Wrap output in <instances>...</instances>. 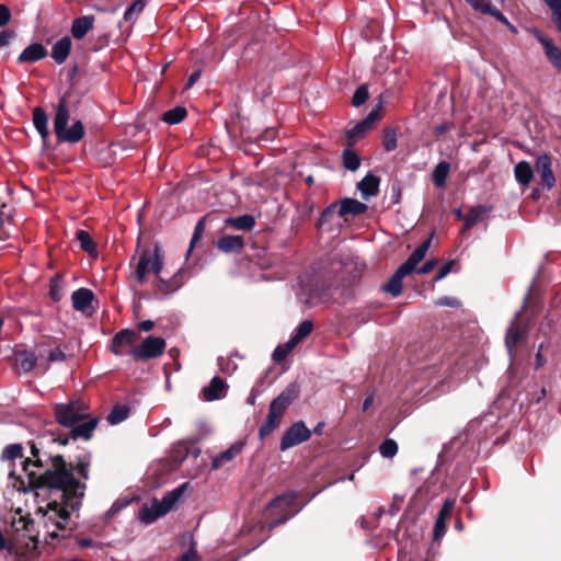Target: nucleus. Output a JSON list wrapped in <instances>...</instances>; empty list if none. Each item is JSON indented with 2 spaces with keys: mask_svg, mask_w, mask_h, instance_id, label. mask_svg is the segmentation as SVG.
<instances>
[{
  "mask_svg": "<svg viewBox=\"0 0 561 561\" xmlns=\"http://www.w3.org/2000/svg\"><path fill=\"white\" fill-rule=\"evenodd\" d=\"M551 167V159L547 154H542L537 158L536 170L540 179V185L546 190H551L556 183V178Z\"/></svg>",
  "mask_w": 561,
  "mask_h": 561,
  "instance_id": "12",
  "label": "nucleus"
},
{
  "mask_svg": "<svg viewBox=\"0 0 561 561\" xmlns=\"http://www.w3.org/2000/svg\"><path fill=\"white\" fill-rule=\"evenodd\" d=\"M339 217H346L348 215L356 216L364 214L367 210V205L353 198H344L337 205Z\"/></svg>",
  "mask_w": 561,
  "mask_h": 561,
  "instance_id": "18",
  "label": "nucleus"
},
{
  "mask_svg": "<svg viewBox=\"0 0 561 561\" xmlns=\"http://www.w3.org/2000/svg\"><path fill=\"white\" fill-rule=\"evenodd\" d=\"M186 115V107H172L162 115L161 119L169 125H175L181 123Z\"/></svg>",
  "mask_w": 561,
  "mask_h": 561,
  "instance_id": "36",
  "label": "nucleus"
},
{
  "mask_svg": "<svg viewBox=\"0 0 561 561\" xmlns=\"http://www.w3.org/2000/svg\"><path fill=\"white\" fill-rule=\"evenodd\" d=\"M1 460L9 463V467H11V462L15 459H20L21 462L23 459V446L22 444L15 443L8 445L1 454ZM9 479L12 481V486L19 491H26L25 476L21 472L18 473L13 468L9 469L8 472Z\"/></svg>",
  "mask_w": 561,
  "mask_h": 561,
  "instance_id": "8",
  "label": "nucleus"
},
{
  "mask_svg": "<svg viewBox=\"0 0 561 561\" xmlns=\"http://www.w3.org/2000/svg\"><path fill=\"white\" fill-rule=\"evenodd\" d=\"M129 415V408L127 405H115L110 414L107 415V421L112 425L119 424L125 421Z\"/></svg>",
  "mask_w": 561,
  "mask_h": 561,
  "instance_id": "37",
  "label": "nucleus"
},
{
  "mask_svg": "<svg viewBox=\"0 0 561 561\" xmlns=\"http://www.w3.org/2000/svg\"><path fill=\"white\" fill-rule=\"evenodd\" d=\"M12 36H13L12 32L1 31L0 32V47H4V46L9 45Z\"/></svg>",
  "mask_w": 561,
  "mask_h": 561,
  "instance_id": "61",
  "label": "nucleus"
},
{
  "mask_svg": "<svg viewBox=\"0 0 561 561\" xmlns=\"http://www.w3.org/2000/svg\"><path fill=\"white\" fill-rule=\"evenodd\" d=\"M397 133L392 128H386L382 135V146L386 151H393L397 148Z\"/></svg>",
  "mask_w": 561,
  "mask_h": 561,
  "instance_id": "43",
  "label": "nucleus"
},
{
  "mask_svg": "<svg viewBox=\"0 0 561 561\" xmlns=\"http://www.w3.org/2000/svg\"><path fill=\"white\" fill-rule=\"evenodd\" d=\"M445 533H446V522L436 519L435 525H434V534H433L434 541L440 540L443 538V536L445 535Z\"/></svg>",
  "mask_w": 561,
  "mask_h": 561,
  "instance_id": "51",
  "label": "nucleus"
},
{
  "mask_svg": "<svg viewBox=\"0 0 561 561\" xmlns=\"http://www.w3.org/2000/svg\"><path fill=\"white\" fill-rule=\"evenodd\" d=\"M337 203H333L324 208V210L321 213L318 225L323 226L324 224L329 222L334 217V215L337 214Z\"/></svg>",
  "mask_w": 561,
  "mask_h": 561,
  "instance_id": "48",
  "label": "nucleus"
},
{
  "mask_svg": "<svg viewBox=\"0 0 561 561\" xmlns=\"http://www.w3.org/2000/svg\"><path fill=\"white\" fill-rule=\"evenodd\" d=\"M201 78V70H196L194 71L190 77H188V80H187V83H186V88H191L193 87L197 81L198 79Z\"/></svg>",
  "mask_w": 561,
  "mask_h": 561,
  "instance_id": "64",
  "label": "nucleus"
},
{
  "mask_svg": "<svg viewBox=\"0 0 561 561\" xmlns=\"http://www.w3.org/2000/svg\"><path fill=\"white\" fill-rule=\"evenodd\" d=\"M68 107H57L54 117V133L58 142L77 144L84 137V126L81 121L73 119L71 125Z\"/></svg>",
  "mask_w": 561,
  "mask_h": 561,
  "instance_id": "4",
  "label": "nucleus"
},
{
  "mask_svg": "<svg viewBox=\"0 0 561 561\" xmlns=\"http://www.w3.org/2000/svg\"><path fill=\"white\" fill-rule=\"evenodd\" d=\"M55 416L57 422L67 428L73 439H90L98 426V419L90 417L88 407L80 400L68 403H58L55 405Z\"/></svg>",
  "mask_w": 561,
  "mask_h": 561,
  "instance_id": "2",
  "label": "nucleus"
},
{
  "mask_svg": "<svg viewBox=\"0 0 561 561\" xmlns=\"http://www.w3.org/2000/svg\"><path fill=\"white\" fill-rule=\"evenodd\" d=\"M165 340L159 336H148L138 346L134 347L129 355L136 362L157 358L164 353Z\"/></svg>",
  "mask_w": 561,
  "mask_h": 561,
  "instance_id": "7",
  "label": "nucleus"
},
{
  "mask_svg": "<svg viewBox=\"0 0 561 561\" xmlns=\"http://www.w3.org/2000/svg\"><path fill=\"white\" fill-rule=\"evenodd\" d=\"M158 513H160V508L158 507L156 501H153L150 505H142L140 507L138 518L141 523L149 525L163 516L158 515Z\"/></svg>",
  "mask_w": 561,
  "mask_h": 561,
  "instance_id": "31",
  "label": "nucleus"
},
{
  "mask_svg": "<svg viewBox=\"0 0 561 561\" xmlns=\"http://www.w3.org/2000/svg\"><path fill=\"white\" fill-rule=\"evenodd\" d=\"M11 19V12L4 4H0V27L7 25Z\"/></svg>",
  "mask_w": 561,
  "mask_h": 561,
  "instance_id": "56",
  "label": "nucleus"
},
{
  "mask_svg": "<svg viewBox=\"0 0 561 561\" xmlns=\"http://www.w3.org/2000/svg\"><path fill=\"white\" fill-rule=\"evenodd\" d=\"M15 363L22 371L28 373L36 366L37 357L30 351L18 352L15 354Z\"/></svg>",
  "mask_w": 561,
  "mask_h": 561,
  "instance_id": "30",
  "label": "nucleus"
},
{
  "mask_svg": "<svg viewBox=\"0 0 561 561\" xmlns=\"http://www.w3.org/2000/svg\"><path fill=\"white\" fill-rule=\"evenodd\" d=\"M379 451L385 458H392L398 453V444L391 438L385 439L379 446Z\"/></svg>",
  "mask_w": 561,
  "mask_h": 561,
  "instance_id": "44",
  "label": "nucleus"
},
{
  "mask_svg": "<svg viewBox=\"0 0 561 561\" xmlns=\"http://www.w3.org/2000/svg\"><path fill=\"white\" fill-rule=\"evenodd\" d=\"M182 495V488H176L173 491L167 493L161 501H156L158 507L160 508V513L158 515H167L179 501Z\"/></svg>",
  "mask_w": 561,
  "mask_h": 561,
  "instance_id": "27",
  "label": "nucleus"
},
{
  "mask_svg": "<svg viewBox=\"0 0 561 561\" xmlns=\"http://www.w3.org/2000/svg\"><path fill=\"white\" fill-rule=\"evenodd\" d=\"M244 443L243 442H236L232 444L228 449L220 453L218 456L214 457L211 460V467L214 469H218L225 463L233 460L238 455L241 454L243 450Z\"/></svg>",
  "mask_w": 561,
  "mask_h": 561,
  "instance_id": "19",
  "label": "nucleus"
},
{
  "mask_svg": "<svg viewBox=\"0 0 561 561\" xmlns=\"http://www.w3.org/2000/svg\"><path fill=\"white\" fill-rule=\"evenodd\" d=\"M382 107H375L363 121L347 130L346 136L350 142H355L362 138L368 130L373 129L375 124L381 119Z\"/></svg>",
  "mask_w": 561,
  "mask_h": 561,
  "instance_id": "10",
  "label": "nucleus"
},
{
  "mask_svg": "<svg viewBox=\"0 0 561 561\" xmlns=\"http://www.w3.org/2000/svg\"><path fill=\"white\" fill-rule=\"evenodd\" d=\"M514 174H515L516 181L519 184L528 186L533 179L534 172L528 162L520 161L515 165Z\"/></svg>",
  "mask_w": 561,
  "mask_h": 561,
  "instance_id": "33",
  "label": "nucleus"
},
{
  "mask_svg": "<svg viewBox=\"0 0 561 561\" xmlns=\"http://www.w3.org/2000/svg\"><path fill=\"white\" fill-rule=\"evenodd\" d=\"M476 11L491 15L492 12L495 10L496 7H494L491 2V0H466Z\"/></svg>",
  "mask_w": 561,
  "mask_h": 561,
  "instance_id": "42",
  "label": "nucleus"
},
{
  "mask_svg": "<svg viewBox=\"0 0 561 561\" xmlns=\"http://www.w3.org/2000/svg\"><path fill=\"white\" fill-rule=\"evenodd\" d=\"M431 245V238L420 244L408 257V260L401 264L404 268L411 273L416 268L417 264L424 259L426 252Z\"/></svg>",
  "mask_w": 561,
  "mask_h": 561,
  "instance_id": "22",
  "label": "nucleus"
},
{
  "mask_svg": "<svg viewBox=\"0 0 561 561\" xmlns=\"http://www.w3.org/2000/svg\"><path fill=\"white\" fill-rule=\"evenodd\" d=\"M325 293V285L318 274H302L298 277L296 294L305 305L318 304Z\"/></svg>",
  "mask_w": 561,
  "mask_h": 561,
  "instance_id": "5",
  "label": "nucleus"
},
{
  "mask_svg": "<svg viewBox=\"0 0 561 561\" xmlns=\"http://www.w3.org/2000/svg\"><path fill=\"white\" fill-rule=\"evenodd\" d=\"M518 317L519 313H516L515 318L512 320L510 327L507 328L505 336V346L511 357L513 356L514 347L526 336V330L519 325Z\"/></svg>",
  "mask_w": 561,
  "mask_h": 561,
  "instance_id": "15",
  "label": "nucleus"
},
{
  "mask_svg": "<svg viewBox=\"0 0 561 561\" xmlns=\"http://www.w3.org/2000/svg\"><path fill=\"white\" fill-rule=\"evenodd\" d=\"M94 25V16L93 15H84L76 19L71 25V34L75 38L81 39L83 38L89 31L93 28Z\"/></svg>",
  "mask_w": 561,
  "mask_h": 561,
  "instance_id": "21",
  "label": "nucleus"
},
{
  "mask_svg": "<svg viewBox=\"0 0 561 561\" xmlns=\"http://www.w3.org/2000/svg\"><path fill=\"white\" fill-rule=\"evenodd\" d=\"M300 343L294 335L289 337V340L283 345L288 354L296 347V345Z\"/></svg>",
  "mask_w": 561,
  "mask_h": 561,
  "instance_id": "63",
  "label": "nucleus"
},
{
  "mask_svg": "<svg viewBox=\"0 0 561 561\" xmlns=\"http://www.w3.org/2000/svg\"><path fill=\"white\" fill-rule=\"evenodd\" d=\"M311 437V431L302 421L294 423L282 436L279 449L285 451L294 446L307 442Z\"/></svg>",
  "mask_w": 561,
  "mask_h": 561,
  "instance_id": "9",
  "label": "nucleus"
},
{
  "mask_svg": "<svg viewBox=\"0 0 561 561\" xmlns=\"http://www.w3.org/2000/svg\"><path fill=\"white\" fill-rule=\"evenodd\" d=\"M299 392V386L291 382L271 402L267 416L259 430L261 439H264L280 425L286 410L298 398Z\"/></svg>",
  "mask_w": 561,
  "mask_h": 561,
  "instance_id": "3",
  "label": "nucleus"
},
{
  "mask_svg": "<svg viewBox=\"0 0 561 561\" xmlns=\"http://www.w3.org/2000/svg\"><path fill=\"white\" fill-rule=\"evenodd\" d=\"M228 391L227 382L220 377H213L209 385L202 389L203 399L211 402L226 397Z\"/></svg>",
  "mask_w": 561,
  "mask_h": 561,
  "instance_id": "13",
  "label": "nucleus"
},
{
  "mask_svg": "<svg viewBox=\"0 0 561 561\" xmlns=\"http://www.w3.org/2000/svg\"><path fill=\"white\" fill-rule=\"evenodd\" d=\"M154 328L152 320H144L138 323V330L141 332H149Z\"/></svg>",
  "mask_w": 561,
  "mask_h": 561,
  "instance_id": "60",
  "label": "nucleus"
},
{
  "mask_svg": "<svg viewBox=\"0 0 561 561\" xmlns=\"http://www.w3.org/2000/svg\"><path fill=\"white\" fill-rule=\"evenodd\" d=\"M435 305L439 306V307H459L460 302L456 298L445 296V297L438 298L435 301Z\"/></svg>",
  "mask_w": 561,
  "mask_h": 561,
  "instance_id": "52",
  "label": "nucleus"
},
{
  "mask_svg": "<svg viewBox=\"0 0 561 561\" xmlns=\"http://www.w3.org/2000/svg\"><path fill=\"white\" fill-rule=\"evenodd\" d=\"M227 226L238 230H251L255 226V219L252 215H242L239 217H229L225 220Z\"/></svg>",
  "mask_w": 561,
  "mask_h": 561,
  "instance_id": "32",
  "label": "nucleus"
},
{
  "mask_svg": "<svg viewBox=\"0 0 561 561\" xmlns=\"http://www.w3.org/2000/svg\"><path fill=\"white\" fill-rule=\"evenodd\" d=\"M287 355H288V352L285 350V347L283 345H278L274 350L272 357L275 362H280V360L285 359L287 357Z\"/></svg>",
  "mask_w": 561,
  "mask_h": 561,
  "instance_id": "57",
  "label": "nucleus"
},
{
  "mask_svg": "<svg viewBox=\"0 0 561 561\" xmlns=\"http://www.w3.org/2000/svg\"><path fill=\"white\" fill-rule=\"evenodd\" d=\"M65 359L66 355L59 347L49 351L47 359L48 363L64 362Z\"/></svg>",
  "mask_w": 561,
  "mask_h": 561,
  "instance_id": "53",
  "label": "nucleus"
},
{
  "mask_svg": "<svg viewBox=\"0 0 561 561\" xmlns=\"http://www.w3.org/2000/svg\"><path fill=\"white\" fill-rule=\"evenodd\" d=\"M33 123L41 137L46 139L49 135L48 117L43 107H34Z\"/></svg>",
  "mask_w": 561,
  "mask_h": 561,
  "instance_id": "29",
  "label": "nucleus"
},
{
  "mask_svg": "<svg viewBox=\"0 0 561 561\" xmlns=\"http://www.w3.org/2000/svg\"><path fill=\"white\" fill-rule=\"evenodd\" d=\"M204 230V219H201L196 226H195V230H194V233H193V237H192V240H191V247L193 245V243L198 240V238L201 237L202 232Z\"/></svg>",
  "mask_w": 561,
  "mask_h": 561,
  "instance_id": "58",
  "label": "nucleus"
},
{
  "mask_svg": "<svg viewBox=\"0 0 561 561\" xmlns=\"http://www.w3.org/2000/svg\"><path fill=\"white\" fill-rule=\"evenodd\" d=\"M379 187V179L373 174H367L357 185L364 199L377 194Z\"/></svg>",
  "mask_w": 561,
  "mask_h": 561,
  "instance_id": "26",
  "label": "nucleus"
},
{
  "mask_svg": "<svg viewBox=\"0 0 561 561\" xmlns=\"http://www.w3.org/2000/svg\"><path fill=\"white\" fill-rule=\"evenodd\" d=\"M491 16L495 18L499 22H501L504 25H507L510 21L506 19V16L497 9L492 12Z\"/></svg>",
  "mask_w": 561,
  "mask_h": 561,
  "instance_id": "62",
  "label": "nucleus"
},
{
  "mask_svg": "<svg viewBox=\"0 0 561 561\" xmlns=\"http://www.w3.org/2000/svg\"><path fill=\"white\" fill-rule=\"evenodd\" d=\"M71 49V39L65 36L57 41L51 48V58L57 64H62L69 56Z\"/></svg>",
  "mask_w": 561,
  "mask_h": 561,
  "instance_id": "23",
  "label": "nucleus"
},
{
  "mask_svg": "<svg viewBox=\"0 0 561 561\" xmlns=\"http://www.w3.org/2000/svg\"><path fill=\"white\" fill-rule=\"evenodd\" d=\"M47 51L42 44H33L27 46L19 56V62H35L43 59Z\"/></svg>",
  "mask_w": 561,
  "mask_h": 561,
  "instance_id": "24",
  "label": "nucleus"
},
{
  "mask_svg": "<svg viewBox=\"0 0 561 561\" xmlns=\"http://www.w3.org/2000/svg\"><path fill=\"white\" fill-rule=\"evenodd\" d=\"M138 339L139 334L136 331L123 329L114 335L111 350L114 355L122 356L124 354L123 348L126 345H133Z\"/></svg>",
  "mask_w": 561,
  "mask_h": 561,
  "instance_id": "14",
  "label": "nucleus"
},
{
  "mask_svg": "<svg viewBox=\"0 0 561 561\" xmlns=\"http://www.w3.org/2000/svg\"><path fill=\"white\" fill-rule=\"evenodd\" d=\"M243 238L241 236H225L217 242V247L225 253L239 252L243 249Z\"/></svg>",
  "mask_w": 561,
  "mask_h": 561,
  "instance_id": "25",
  "label": "nucleus"
},
{
  "mask_svg": "<svg viewBox=\"0 0 561 561\" xmlns=\"http://www.w3.org/2000/svg\"><path fill=\"white\" fill-rule=\"evenodd\" d=\"M77 240L80 243V247L83 251H85L89 254L96 253L95 251V244L90 237L89 232L85 230H78L77 231Z\"/></svg>",
  "mask_w": 561,
  "mask_h": 561,
  "instance_id": "40",
  "label": "nucleus"
},
{
  "mask_svg": "<svg viewBox=\"0 0 561 561\" xmlns=\"http://www.w3.org/2000/svg\"><path fill=\"white\" fill-rule=\"evenodd\" d=\"M454 265V261H449L447 263H445L437 272L436 276L434 277V280L435 282H438L440 279H443L444 277H446L450 272H451V267Z\"/></svg>",
  "mask_w": 561,
  "mask_h": 561,
  "instance_id": "54",
  "label": "nucleus"
},
{
  "mask_svg": "<svg viewBox=\"0 0 561 561\" xmlns=\"http://www.w3.org/2000/svg\"><path fill=\"white\" fill-rule=\"evenodd\" d=\"M490 208L485 206H474L472 207L468 214L463 217L465 229H470L478 222L482 221L485 216L490 213Z\"/></svg>",
  "mask_w": 561,
  "mask_h": 561,
  "instance_id": "28",
  "label": "nucleus"
},
{
  "mask_svg": "<svg viewBox=\"0 0 561 561\" xmlns=\"http://www.w3.org/2000/svg\"><path fill=\"white\" fill-rule=\"evenodd\" d=\"M14 526L18 531L23 529V536L27 537L34 543H37L38 534L34 531V522L32 519L20 517L18 522H14Z\"/></svg>",
  "mask_w": 561,
  "mask_h": 561,
  "instance_id": "35",
  "label": "nucleus"
},
{
  "mask_svg": "<svg viewBox=\"0 0 561 561\" xmlns=\"http://www.w3.org/2000/svg\"><path fill=\"white\" fill-rule=\"evenodd\" d=\"M147 4V0H135L130 7L124 13V20L129 23H134L138 15L144 11Z\"/></svg>",
  "mask_w": 561,
  "mask_h": 561,
  "instance_id": "38",
  "label": "nucleus"
},
{
  "mask_svg": "<svg viewBox=\"0 0 561 561\" xmlns=\"http://www.w3.org/2000/svg\"><path fill=\"white\" fill-rule=\"evenodd\" d=\"M552 11V20L561 32V0H543Z\"/></svg>",
  "mask_w": 561,
  "mask_h": 561,
  "instance_id": "45",
  "label": "nucleus"
},
{
  "mask_svg": "<svg viewBox=\"0 0 561 561\" xmlns=\"http://www.w3.org/2000/svg\"><path fill=\"white\" fill-rule=\"evenodd\" d=\"M436 262L434 260L426 261L419 270L420 274H428L435 267Z\"/></svg>",
  "mask_w": 561,
  "mask_h": 561,
  "instance_id": "59",
  "label": "nucleus"
},
{
  "mask_svg": "<svg viewBox=\"0 0 561 561\" xmlns=\"http://www.w3.org/2000/svg\"><path fill=\"white\" fill-rule=\"evenodd\" d=\"M454 506H455V500H453V499L445 500L439 512H438L436 519L446 522L447 518L449 517Z\"/></svg>",
  "mask_w": 561,
  "mask_h": 561,
  "instance_id": "49",
  "label": "nucleus"
},
{
  "mask_svg": "<svg viewBox=\"0 0 561 561\" xmlns=\"http://www.w3.org/2000/svg\"><path fill=\"white\" fill-rule=\"evenodd\" d=\"M343 165L350 171H356L360 167V158L350 149L343 151Z\"/></svg>",
  "mask_w": 561,
  "mask_h": 561,
  "instance_id": "39",
  "label": "nucleus"
},
{
  "mask_svg": "<svg viewBox=\"0 0 561 561\" xmlns=\"http://www.w3.org/2000/svg\"><path fill=\"white\" fill-rule=\"evenodd\" d=\"M94 295L92 290L88 288H79L71 295L72 307L77 311H85L90 307Z\"/></svg>",
  "mask_w": 561,
  "mask_h": 561,
  "instance_id": "20",
  "label": "nucleus"
},
{
  "mask_svg": "<svg viewBox=\"0 0 561 561\" xmlns=\"http://www.w3.org/2000/svg\"><path fill=\"white\" fill-rule=\"evenodd\" d=\"M369 98L367 85L358 87L352 98V105H363Z\"/></svg>",
  "mask_w": 561,
  "mask_h": 561,
  "instance_id": "47",
  "label": "nucleus"
},
{
  "mask_svg": "<svg viewBox=\"0 0 561 561\" xmlns=\"http://www.w3.org/2000/svg\"><path fill=\"white\" fill-rule=\"evenodd\" d=\"M31 453L33 459L25 458L21 462V470L28 485L56 493L55 499L45 507L41 506L38 512L43 513L47 535L50 539H57L58 533L66 529L71 513L81 506L85 491L83 481L89 478L91 456L84 455L78 459L76 466H72L60 455L43 458L46 454L42 456L34 443L31 445Z\"/></svg>",
  "mask_w": 561,
  "mask_h": 561,
  "instance_id": "1",
  "label": "nucleus"
},
{
  "mask_svg": "<svg viewBox=\"0 0 561 561\" xmlns=\"http://www.w3.org/2000/svg\"><path fill=\"white\" fill-rule=\"evenodd\" d=\"M312 322L310 320L302 321L293 334L299 342L306 339L312 331Z\"/></svg>",
  "mask_w": 561,
  "mask_h": 561,
  "instance_id": "46",
  "label": "nucleus"
},
{
  "mask_svg": "<svg viewBox=\"0 0 561 561\" xmlns=\"http://www.w3.org/2000/svg\"><path fill=\"white\" fill-rule=\"evenodd\" d=\"M218 366L221 373L224 374H232L237 369V365L229 358L219 357Z\"/></svg>",
  "mask_w": 561,
  "mask_h": 561,
  "instance_id": "50",
  "label": "nucleus"
},
{
  "mask_svg": "<svg viewBox=\"0 0 561 561\" xmlns=\"http://www.w3.org/2000/svg\"><path fill=\"white\" fill-rule=\"evenodd\" d=\"M536 39L542 45L545 54L552 66L561 72V49L554 43L546 37L538 28H531Z\"/></svg>",
  "mask_w": 561,
  "mask_h": 561,
  "instance_id": "11",
  "label": "nucleus"
},
{
  "mask_svg": "<svg viewBox=\"0 0 561 561\" xmlns=\"http://www.w3.org/2000/svg\"><path fill=\"white\" fill-rule=\"evenodd\" d=\"M199 557L194 548V543L188 551L183 553L176 561H198Z\"/></svg>",
  "mask_w": 561,
  "mask_h": 561,
  "instance_id": "55",
  "label": "nucleus"
},
{
  "mask_svg": "<svg viewBox=\"0 0 561 561\" xmlns=\"http://www.w3.org/2000/svg\"><path fill=\"white\" fill-rule=\"evenodd\" d=\"M450 165L446 161H440L432 173V180L435 186L443 187L448 176Z\"/></svg>",
  "mask_w": 561,
  "mask_h": 561,
  "instance_id": "34",
  "label": "nucleus"
},
{
  "mask_svg": "<svg viewBox=\"0 0 561 561\" xmlns=\"http://www.w3.org/2000/svg\"><path fill=\"white\" fill-rule=\"evenodd\" d=\"M163 267V257L159 247L156 244L153 249H144L138 257L135 270V278L139 284L146 280L149 273H153L156 277H160Z\"/></svg>",
  "mask_w": 561,
  "mask_h": 561,
  "instance_id": "6",
  "label": "nucleus"
},
{
  "mask_svg": "<svg viewBox=\"0 0 561 561\" xmlns=\"http://www.w3.org/2000/svg\"><path fill=\"white\" fill-rule=\"evenodd\" d=\"M182 274V270H179L174 275L167 279L162 273H160V277H157V290L164 296L176 291L183 285Z\"/></svg>",
  "mask_w": 561,
  "mask_h": 561,
  "instance_id": "16",
  "label": "nucleus"
},
{
  "mask_svg": "<svg viewBox=\"0 0 561 561\" xmlns=\"http://www.w3.org/2000/svg\"><path fill=\"white\" fill-rule=\"evenodd\" d=\"M297 499L296 492H288L283 495L275 497L271 503L270 507H290Z\"/></svg>",
  "mask_w": 561,
  "mask_h": 561,
  "instance_id": "41",
  "label": "nucleus"
},
{
  "mask_svg": "<svg viewBox=\"0 0 561 561\" xmlns=\"http://www.w3.org/2000/svg\"><path fill=\"white\" fill-rule=\"evenodd\" d=\"M409 274H411V272L400 265L390 279L383 285V290L389 293L392 297L400 296L402 293V280Z\"/></svg>",
  "mask_w": 561,
  "mask_h": 561,
  "instance_id": "17",
  "label": "nucleus"
}]
</instances>
